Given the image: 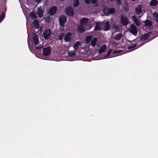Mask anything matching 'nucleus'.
<instances>
[{
  "label": "nucleus",
  "instance_id": "f257e3e1",
  "mask_svg": "<svg viewBox=\"0 0 158 158\" xmlns=\"http://www.w3.org/2000/svg\"><path fill=\"white\" fill-rule=\"evenodd\" d=\"M67 18L64 15H61L59 18V21L60 26L62 27V30H64V24L67 21Z\"/></svg>",
  "mask_w": 158,
  "mask_h": 158
},
{
  "label": "nucleus",
  "instance_id": "f03ea898",
  "mask_svg": "<svg viewBox=\"0 0 158 158\" xmlns=\"http://www.w3.org/2000/svg\"><path fill=\"white\" fill-rule=\"evenodd\" d=\"M129 31L133 35L135 36L137 35V28L134 24L131 25Z\"/></svg>",
  "mask_w": 158,
  "mask_h": 158
},
{
  "label": "nucleus",
  "instance_id": "7ed1b4c3",
  "mask_svg": "<svg viewBox=\"0 0 158 158\" xmlns=\"http://www.w3.org/2000/svg\"><path fill=\"white\" fill-rule=\"evenodd\" d=\"M120 20L121 23L124 26L127 25L129 23V20L125 15H122Z\"/></svg>",
  "mask_w": 158,
  "mask_h": 158
},
{
  "label": "nucleus",
  "instance_id": "20e7f679",
  "mask_svg": "<svg viewBox=\"0 0 158 158\" xmlns=\"http://www.w3.org/2000/svg\"><path fill=\"white\" fill-rule=\"evenodd\" d=\"M51 52V47L48 46L47 48H44L42 52V54L45 56H49Z\"/></svg>",
  "mask_w": 158,
  "mask_h": 158
},
{
  "label": "nucleus",
  "instance_id": "39448f33",
  "mask_svg": "<svg viewBox=\"0 0 158 158\" xmlns=\"http://www.w3.org/2000/svg\"><path fill=\"white\" fill-rule=\"evenodd\" d=\"M66 14L69 16H72L74 15L73 9L70 6L67 7L65 10Z\"/></svg>",
  "mask_w": 158,
  "mask_h": 158
},
{
  "label": "nucleus",
  "instance_id": "423d86ee",
  "mask_svg": "<svg viewBox=\"0 0 158 158\" xmlns=\"http://www.w3.org/2000/svg\"><path fill=\"white\" fill-rule=\"evenodd\" d=\"M52 33L50 29L48 28L43 33V36L45 40H47L49 38V36Z\"/></svg>",
  "mask_w": 158,
  "mask_h": 158
},
{
  "label": "nucleus",
  "instance_id": "0eeeda50",
  "mask_svg": "<svg viewBox=\"0 0 158 158\" xmlns=\"http://www.w3.org/2000/svg\"><path fill=\"white\" fill-rule=\"evenodd\" d=\"M57 11V7L54 6H52L49 10L48 14L51 16L55 15Z\"/></svg>",
  "mask_w": 158,
  "mask_h": 158
},
{
  "label": "nucleus",
  "instance_id": "6e6552de",
  "mask_svg": "<svg viewBox=\"0 0 158 158\" xmlns=\"http://www.w3.org/2000/svg\"><path fill=\"white\" fill-rule=\"evenodd\" d=\"M73 34L70 32H69L64 35V40L67 42H69L71 39Z\"/></svg>",
  "mask_w": 158,
  "mask_h": 158
},
{
  "label": "nucleus",
  "instance_id": "1a4fd4ad",
  "mask_svg": "<svg viewBox=\"0 0 158 158\" xmlns=\"http://www.w3.org/2000/svg\"><path fill=\"white\" fill-rule=\"evenodd\" d=\"M44 13V10H43L41 7H40L38 8L37 10V14L40 18H41L43 16Z\"/></svg>",
  "mask_w": 158,
  "mask_h": 158
},
{
  "label": "nucleus",
  "instance_id": "9d476101",
  "mask_svg": "<svg viewBox=\"0 0 158 158\" xmlns=\"http://www.w3.org/2000/svg\"><path fill=\"white\" fill-rule=\"evenodd\" d=\"M89 19L87 18H82L80 20V23L81 25L84 26L86 25L89 22Z\"/></svg>",
  "mask_w": 158,
  "mask_h": 158
},
{
  "label": "nucleus",
  "instance_id": "9b49d317",
  "mask_svg": "<svg viewBox=\"0 0 158 158\" xmlns=\"http://www.w3.org/2000/svg\"><path fill=\"white\" fill-rule=\"evenodd\" d=\"M110 22L108 21L105 23L102 30L104 31H107L110 29Z\"/></svg>",
  "mask_w": 158,
  "mask_h": 158
},
{
  "label": "nucleus",
  "instance_id": "f8f14e48",
  "mask_svg": "<svg viewBox=\"0 0 158 158\" xmlns=\"http://www.w3.org/2000/svg\"><path fill=\"white\" fill-rule=\"evenodd\" d=\"M135 12L137 15H140L142 12V7L141 5L138 6L135 9Z\"/></svg>",
  "mask_w": 158,
  "mask_h": 158
},
{
  "label": "nucleus",
  "instance_id": "ddd939ff",
  "mask_svg": "<svg viewBox=\"0 0 158 158\" xmlns=\"http://www.w3.org/2000/svg\"><path fill=\"white\" fill-rule=\"evenodd\" d=\"M102 23L99 22H97L95 23V26L94 27V31H101L102 28L100 27V25Z\"/></svg>",
  "mask_w": 158,
  "mask_h": 158
},
{
  "label": "nucleus",
  "instance_id": "4468645a",
  "mask_svg": "<svg viewBox=\"0 0 158 158\" xmlns=\"http://www.w3.org/2000/svg\"><path fill=\"white\" fill-rule=\"evenodd\" d=\"M33 37V40L34 43L35 45H36L38 44L39 42V39L37 35L36 34L34 33Z\"/></svg>",
  "mask_w": 158,
  "mask_h": 158
},
{
  "label": "nucleus",
  "instance_id": "2eb2a0df",
  "mask_svg": "<svg viewBox=\"0 0 158 158\" xmlns=\"http://www.w3.org/2000/svg\"><path fill=\"white\" fill-rule=\"evenodd\" d=\"M85 26L80 24L77 28V31L80 33H81L85 31Z\"/></svg>",
  "mask_w": 158,
  "mask_h": 158
},
{
  "label": "nucleus",
  "instance_id": "dca6fc26",
  "mask_svg": "<svg viewBox=\"0 0 158 158\" xmlns=\"http://www.w3.org/2000/svg\"><path fill=\"white\" fill-rule=\"evenodd\" d=\"M132 20L135 24L138 26H139L140 25V23L135 15L132 16Z\"/></svg>",
  "mask_w": 158,
  "mask_h": 158
},
{
  "label": "nucleus",
  "instance_id": "f3484780",
  "mask_svg": "<svg viewBox=\"0 0 158 158\" xmlns=\"http://www.w3.org/2000/svg\"><path fill=\"white\" fill-rule=\"evenodd\" d=\"M144 23V25L146 27H150L152 25V21L148 19L145 20Z\"/></svg>",
  "mask_w": 158,
  "mask_h": 158
},
{
  "label": "nucleus",
  "instance_id": "a211bd4d",
  "mask_svg": "<svg viewBox=\"0 0 158 158\" xmlns=\"http://www.w3.org/2000/svg\"><path fill=\"white\" fill-rule=\"evenodd\" d=\"M106 47L105 45H102L101 46L100 49L98 50V53L99 54H102L106 50Z\"/></svg>",
  "mask_w": 158,
  "mask_h": 158
},
{
  "label": "nucleus",
  "instance_id": "6ab92c4d",
  "mask_svg": "<svg viewBox=\"0 0 158 158\" xmlns=\"http://www.w3.org/2000/svg\"><path fill=\"white\" fill-rule=\"evenodd\" d=\"M33 24L34 26V27L35 29H38L39 27V22L36 19H35L34 20Z\"/></svg>",
  "mask_w": 158,
  "mask_h": 158
},
{
  "label": "nucleus",
  "instance_id": "aec40b11",
  "mask_svg": "<svg viewBox=\"0 0 158 158\" xmlns=\"http://www.w3.org/2000/svg\"><path fill=\"white\" fill-rule=\"evenodd\" d=\"M98 40L97 38L96 37L94 38L91 42V45L93 47H94L95 46L96 44V43L97 42Z\"/></svg>",
  "mask_w": 158,
  "mask_h": 158
},
{
  "label": "nucleus",
  "instance_id": "412c9836",
  "mask_svg": "<svg viewBox=\"0 0 158 158\" xmlns=\"http://www.w3.org/2000/svg\"><path fill=\"white\" fill-rule=\"evenodd\" d=\"M123 37L122 34L118 33L114 36V39L116 40H118L120 39Z\"/></svg>",
  "mask_w": 158,
  "mask_h": 158
},
{
  "label": "nucleus",
  "instance_id": "4be33fe9",
  "mask_svg": "<svg viewBox=\"0 0 158 158\" xmlns=\"http://www.w3.org/2000/svg\"><path fill=\"white\" fill-rule=\"evenodd\" d=\"M158 4L157 0H151L150 2V5L152 6H155Z\"/></svg>",
  "mask_w": 158,
  "mask_h": 158
},
{
  "label": "nucleus",
  "instance_id": "5701e85b",
  "mask_svg": "<svg viewBox=\"0 0 158 158\" xmlns=\"http://www.w3.org/2000/svg\"><path fill=\"white\" fill-rule=\"evenodd\" d=\"M81 45V43L79 41H77L73 45V47L75 50L78 49L79 46Z\"/></svg>",
  "mask_w": 158,
  "mask_h": 158
},
{
  "label": "nucleus",
  "instance_id": "b1692460",
  "mask_svg": "<svg viewBox=\"0 0 158 158\" xmlns=\"http://www.w3.org/2000/svg\"><path fill=\"white\" fill-rule=\"evenodd\" d=\"M109 8L108 7L105 8L103 10V12L106 15H109Z\"/></svg>",
  "mask_w": 158,
  "mask_h": 158
},
{
  "label": "nucleus",
  "instance_id": "393cba45",
  "mask_svg": "<svg viewBox=\"0 0 158 158\" xmlns=\"http://www.w3.org/2000/svg\"><path fill=\"white\" fill-rule=\"evenodd\" d=\"M153 15L156 22L158 23V13L155 12L153 14Z\"/></svg>",
  "mask_w": 158,
  "mask_h": 158
},
{
  "label": "nucleus",
  "instance_id": "a878e982",
  "mask_svg": "<svg viewBox=\"0 0 158 158\" xmlns=\"http://www.w3.org/2000/svg\"><path fill=\"white\" fill-rule=\"evenodd\" d=\"M30 16L32 19H36V16L35 13L33 11L30 13Z\"/></svg>",
  "mask_w": 158,
  "mask_h": 158
},
{
  "label": "nucleus",
  "instance_id": "bb28decb",
  "mask_svg": "<svg viewBox=\"0 0 158 158\" xmlns=\"http://www.w3.org/2000/svg\"><path fill=\"white\" fill-rule=\"evenodd\" d=\"M80 4L79 0H73V6L74 7H77Z\"/></svg>",
  "mask_w": 158,
  "mask_h": 158
},
{
  "label": "nucleus",
  "instance_id": "cd10ccee",
  "mask_svg": "<svg viewBox=\"0 0 158 158\" xmlns=\"http://www.w3.org/2000/svg\"><path fill=\"white\" fill-rule=\"evenodd\" d=\"M64 35L65 34L63 32L60 33L58 36V39L60 40H62Z\"/></svg>",
  "mask_w": 158,
  "mask_h": 158
},
{
  "label": "nucleus",
  "instance_id": "c85d7f7f",
  "mask_svg": "<svg viewBox=\"0 0 158 158\" xmlns=\"http://www.w3.org/2000/svg\"><path fill=\"white\" fill-rule=\"evenodd\" d=\"M136 45L135 44L133 45L128 46L127 48L128 49H129L130 51H131L134 50V49L135 47H136Z\"/></svg>",
  "mask_w": 158,
  "mask_h": 158
},
{
  "label": "nucleus",
  "instance_id": "c756f323",
  "mask_svg": "<svg viewBox=\"0 0 158 158\" xmlns=\"http://www.w3.org/2000/svg\"><path fill=\"white\" fill-rule=\"evenodd\" d=\"M92 39V37L90 36H88L86 37L85 39V41L86 43H88Z\"/></svg>",
  "mask_w": 158,
  "mask_h": 158
},
{
  "label": "nucleus",
  "instance_id": "7c9ffc66",
  "mask_svg": "<svg viewBox=\"0 0 158 158\" xmlns=\"http://www.w3.org/2000/svg\"><path fill=\"white\" fill-rule=\"evenodd\" d=\"M109 15L110 14H114L115 12V10L114 8H109Z\"/></svg>",
  "mask_w": 158,
  "mask_h": 158
},
{
  "label": "nucleus",
  "instance_id": "2f4dec72",
  "mask_svg": "<svg viewBox=\"0 0 158 158\" xmlns=\"http://www.w3.org/2000/svg\"><path fill=\"white\" fill-rule=\"evenodd\" d=\"M142 39L144 40H147L149 37V35L148 34H145L142 36Z\"/></svg>",
  "mask_w": 158,
  "mask_h": 158
},
{
  "label": "nucleus",
  "instance_id": "473e14b6",
  "mask_svg": "<svg viewBox=\"0 0 158 158\" xmlns=\"http://www.w3.org/2000/svg\"><path fill=\"white\" fill-rule=\"evenodd\" d=\"M5 17V14L3 12L1 15L0 16V22H1Z\"/></svg>",
  "mask_w": 158,
  "mask_h": 158
},
{
  "label": "nucleus",
  "instance_id": "72a5a7b5",
  "mask_svg": "<svg viewBox=\"0 0 158 158\" xmlns=\"http://www.w3.org/2000/svg\"><path fill=\"white\" fill-rule=\"evenodd\" d=\"M112 52V50L111 49H109L106 55V56H110Z\"/></svg>",
  "mask_w": 158,
  "mask_h": 158
},
{
  "label": "nucleus",
  "instance_id": "f704fd0d",
  "mask_svg": "<svg viewBox=\"0 0 158 158\" xmlns=\"http://www.w3.org/2000/svg\"><path fill=\"white\" fill-rule=\"evenodd\" d=\"M76 55L75 52H69L68 53V55L70 57H73Z\"/></svg>",
  "mask_w": 158,
  "mask_h": 158
},
{
  "label": "nucleus",
  "instance_id": "c9c22d12",
  "mask_svg": "<svg viewBox=\"0 0 158 158\" xmlns=\"http://www.w3.org/2000/svg\"><path fill=\"white\" fill-rule=\"evenodd\" d=\"M119 53V52L118 51H114L112 52L113 54H116V55H118V54Z\"/></svg>",
  "mask_w": 158,
  "mask_h": 158
},
{
  "label": "nucleus",
  "instance_id": "e433bc0d",
  "mask_svg": "<svg viewBox=\"0 0 158 158\" xmlns=\"http://www.w3.org/2000/svg\"><path fill=\"white\" fill-rule=\"evenodd\" d=\"M45 20L47 22H50L51 21V18L49 16H47L46 17Z\"/></svg>",
  "mask_w": 158,
  "mask_h": 158
},
{
  "label": "nucleus",
  "instance_id": "4c0bfd02",
  "mask_svg": "<svg viewBox=\"0 0 158 158\" xmlns=\"http://www.w3.org/2000/svg\"><path fill=\"white\" fill-rule=\"evenodd\" d=\"M124 10V11L126 12L128 11L129 8L127 6L126 7H124L123 8Z\"/></svg>",
  "mask_w": 158,
  "mask_h": 158
},
{
  "label": "nucleus",
  "instance_id": "58836bf2",
  "mask_svg": "<svg viewBox=\"0 0 158 158\" xmlns=\"http://www.w3.org/2000/svg\"><path fill=\"white\" fill-rule=\"evenodd\" d=\"M92 4H95L97 2V0H91Z\"/></svg>",
  "mask_w": 158,
  "mask_h": 158
},
{
  "label": "nucleus",
  "instance_id": "ea45409f",
  "mask_svg": "<svg viewBox=\"0 0 158 158\" xmlns=\"http://www.w3.org/2000/svg\"><path fill=\"white\" fill-rule=\"evenodd\" d=\"M85 3L86 4H89L90 3V0H85Z\"/></svg>",
  "mask_w": 158,
  "mask_h": 158
},
{
  "label": "nucleus",
  "instance_id": "a19ab883",
  "mask_svg": "<svg viewBox=\"0 0 158 158\" xmlns=\"http://www.w3.org/2000/svg\"><path fill=\"white\" fill-rule=\"evenodd\" d=\"M118 5H120L121 4V0H116Z\"/></svg>",
  "mask_w": 158,
  "mask_h": 158
},
{
  "label": "nucleus",
  "instance_id": "79ce46f5",
  "mask_svg": "<svg viewBox=\"0 0 158 158\" xmlns=\"http://www.w3.org/2000/svg\"><path fill=\"white\" fill-rule=\"evenodd\" d=\"M42 47L41 46H40V47L36 46V49H41L42 48Z\"/></svg>",
  "mask_w": 158,
  "mask_h": 158
},
{
  "label": "nucleus",
  "instance_id": "37998d69",
  "mask_svg": "<svg viewBox=\"0 0 158 158\" xmlns=\"http://www.w3.org/2000/svg\"><path fill=\"white\" fill-rule=\"evenodd\" d=\"M36 2L38 3H40L41 2V0H35Z\"/></svg>",
  "mask_w": 158,
  "mask_h": 158
},
{
  "label": "nucleus",
  "instance_id": "c03bdc74",
  "mask_svg": "<svg viewBox=\"0 0 158 158\" xmlns=\"http://www.w3.org/2000/svg\"><path fill=\"white\" fill-rule=\"evenodd\" d=\"M132 1H135V0H131Z\"/></svg>",
  "mask_w": 158,
  "mask_h": 158
},
{
  "label": "nucleus",
  "instance_id": "a18cd8bd",
  "mask_svg": "<svg viewBox=\"0 0 158 158\" xmlns=\"http://www.w3.org/2000/svg\"><path fill=\"white\" fill-rule=\"evenodd\" d=\"M60 0V1H64V0Z\"/></svg>",
  "mask_w": 158,
  "mask_h": 158
},
{
  "label": "nucleus",
  "instance_id": "49530a36",
  "mask_svg": "<svg viewBox=\"0 0 158 158\" xmlns=\"http://www.w3.org/2000/svg\"><path fill=\"white\" fill-rule=\"evenodd\" d=\"M32 44H33V43H32Z\"/></svg>",
  "mask_w": 158,
  "mask_h": 158
}]
</instances>
